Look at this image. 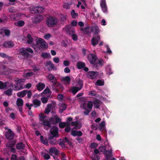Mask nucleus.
Wrapping results in <instances>:
<instances>
[{"label":"nucleus","instance_id":"54","mask_svg":"<svg viewBox=\"0 0 160 160\" xmlns=\"http://www.w3.org/2000/svg\"><path fill=\"white\" fill-rule=\"evenodd\" d=\"M55 122H54L53 124H56L61 122V119L58 117L56 116L55 117Z\"/></svg>","mask_w":160,"mask_h":160},{"label":"nucleus","instance_id":"6","mask_svg":"<svg viewBox=\"0 0 160 160\" xmlns=\"http://www.w3.org/2000/svg\"><path fill=\"white\" fill-rule=\"evenodd\" d=\"M14 134L10 129H8V131L5 133L6 138L9 140H12L14 137Z\"/></svg>","mask_w":160,"mask_h":160},{"label":"nucleus","instance_id":"1","mask_svg":"<svg viewBox=\"0 0 160 160\" xmlns=\"http://www.w3.org/2000/svg\"><path fill=\"white\" fill-rule=\"evenodd\" d=\"M58 23L57 19L53 17H50L47 19L46 24L49 27H53Z\"/></svg>","mask_w":160,"mask_h":160},{"label":"nucleus","instance_id":"5","mask_svg":"<svg viewBox=\"0 0 160 160\" xmlns=\"http://www.w3.org/2000/svg\"><path fill=\"white\" fill-rule=\"evenodd\" d=\"M88 58L90 63L93 65L95 63L97 59L96 56L92 54H88Z\"/></svg>","mask_w":160,"mask_h":160},{"label":"nucleus","instance_id":"55","mask_svg":"<svg viewBox=\"0 0 160 160\" xmlns=\"http://www.w3.org/2000/svg\"><path fill=\"white\" fill-rule=\"evenodd\" d=\"M71 130V128L69 124H68L66 126V127L64 129L65 132H69Z\"/></svg>","mask_w":160,"mask_h":160},{"label":"nucleus","instance_id":"36","mask_svg":"<svg viewBox=\"0 0 160 160\" xmlns=\"http://www.w3.org/2000/svg\"><path fill=\"white\" fill-rule=\"evenodd\" d=\"M61 80L62 81L66 82L68 84H69L71 81V78L69 76H67L62 77L61 79Z\"/></svg>","mask_w":160,"mask_h":160},{"label":"nucleus","instance_id":"59","mask_svg":"<svg viewBox=\"0 0 160 160\" xmlns=\"http://www.w3.org/2000/svg\"><path fill=\"white\" fill-rule=\"evenodd\" d=\"M26 92H27L26 93L27 94V97L28 98H31L32 95V93L31 91L26 90Z\"/></svg>","mask_w":160,"mask_h":160},{"label":"nucleus","instance_id":"63","mask_svg":"<svg viewBox=\"0 0 160 160\" xmlns=\"http://www.w3.org/2000/svg\"><path fill=\"white\" fill-rule=\"evenodd\" d=\"M105 126V122L104 121H102L100 124V129H103L104 128Z\"/></svg>","mask_w":160,"mask_h":160},{"label":"nucleus","instance_id":"60","mask_svg":"<svg viewBox=\"0 0 160 160\" xmlns=\"http://www.w3.org/2000/svg\"><path fill=\"white\" fill-rule=\"evenodd\" d=\"M98 146V145L97 143H92L90 145V147L92 149L96 148Z\"/></svg>","mask_w":160,"mask_h":160},{"label":"nucleus","instance_id":"58","mask_svg":"<svg viewBox=\"0 0 160 160\" xmlns=\"http://www.w3.org/2000/svg\"><path fill=\"white\" fill-rule=\"evenodd\" d=\"M4 32L5 34V35L7 36H8L10 34V32L9 30L7 29H5L4 30Z\"/></svg>","mask_w":160,"mask_h":160},{"label":"nucleus","instance_id":"15","mask_svg":"<svg viewBox=\"0 0 160 160\" xmlns=\"http://www.w3.org/2000/svg\"><path fill=\"white\" fill-rule=\"evenodd\" d=\"M3 46L6 48H12L14 46V44L11 41H7L4 42Z\"/></svg>","mask_w":160,"mask_h":160},{"label":"nucleus","instance_id":"7","mask_svg":"<svg viewBox=\"0 0 160 160\" xmlns=\"http://www.w3.org/2000/svg\"><path fill=\"white\" fill-rule=\"evenodd\" d=\"M37 43H39L40 44L42 48L46 49L48 48V44L46 43L44 40L41 38H38Z\"/></svg>","mask_w":160,"mask_h":160},{"label":"nucleus","instance_id":"56","mask_svg":"<svg viewBox=\"0 0 160 160\" xmlns=\"http://www.w3.org/2000/svg\"><path fill=\"white\" fill-rule=\"evenodd\" d=\"M39 117H40V120L41 122H42L44 120H45L44 119L45 118V116L43 113H41V115H40Z\"/></svg>","mask_w":160,"mask_h":160},{"label":"nucleus","instance_id":"42","mask_svg":"<svg viewBox=\"0 0 160 160\" xmlns=\"http://www.w3.org/2000/svg\"><path fill=\"white\" fill-rule=\"evenodd\" d=\"M93 106V103L92 101H89L87 104V107L88 109L92 110Z\"/></svg>","mask_w":160,"mask_h":160},{"label":"nucleus","instance_id":"30","mask_svg":"<svg viewBox=\"0 0 160 160\" xmlns=\"http://www.w3.org/2000/svg\"><path fill=\"white\" fill-rule=\"evenodd\" d=\"M89 27L87 26L85 28H81V30L85 34H88L90 33L89 30Z\"/></svg>","mask_w":160,"mask_h":160},{"label":"nucleus","instance_id":"20","mask_svg":"<svg viewBox=\"0 0 160 160\" xmlns=\"http://www.w3.org/2000/svg\"><path fill=\"white\" fill-rule=\"evenodd\" d=\"M16 148L20 151H22L25 148V145L22 142H20L17 144Z\"/></svg>","mask_w":160,"mask_h":160},{"label":"nucleus","instance_id":"8","mask_svg":"<svg viewBox=\"0 0 160 160\" xmlns=\"http://www.w3.org/2000/svg\"><path fill=\"white\" fill-rule=\"evenodd\" d=\"M65 29L67 33L69 35H71L75 33V29L70 25L66 26L65 27Z\"/></svg>","mask_w":160,"mask_h":160},{"label":"nucleus","instance_id":"40","mask_svg":"<svg viewBox=\"0 0 160 160\" xmlns=\"http://www.w3.org/2000/svg\"><path fill=\"white\" fill-rule=\"evenodd\" d=\"M12 88H10L8 90H7L6 91H4V93L8 96H10L12 95Z\"/></svg>","mask_w":160,"mask_h":160},{"label":"nucleus","instance_id":"33","mask_svg":"<svg viewBox=\"0 0 160 160\" xmlns=\"http://www.w3.org/2000/svg\"><path fill=\"white\" fill-rule=\"evenodd\" d=\"M47 64L49 66L48 68V69L49 71H51L52 70L54 67V64H53L51 61L48 62H47Z\"/></svg>","mask_w":160,"mask_h":160},{"label":"nucleus","instance_id":"27","mask_svg":"<svg viewBox=\"0 0 160 160\" xmlns=\"http://www.w3.org/2000/svg\"><path fill=\"white\" fill-rule=\"evenodd\" d=\"M67 106L66 104L65 103H62L60 105V108L59 109V112L62 113L67 109Z\"/></svg>","mask_w":160,"mask_h":160},{"label":"nucleus","instance_id":"53","mask_svg":"<svg viewBox=\"0 0 160 160\" xmlns=\"http://www.w3.org/2000/svg\"><path fill=\"white\" fill-rule=\"evenodd\" d=\"M41 142L44 144L46 145H48V140L46 138H43L42 140H41Z\"/></svg>","mask_w":160,"mask_h":160},{"label":"nucleus","instance_id":"17","mask_svg":"<svg viewBox=\"0 0 160 160\" xmlns=\"http://www.w3.org/2000/svg\"><path fill=\"white\" fill-rule=\"evenodd\" d=\"M48 78L50 80V82L53 84L56 83L57 82V79L56 77L53 76L52 74H49L48 76Z\"/></svg>","mask_w":160,"mask_h":160},{"label":"nucleus","instance_id":"35","mask_svg":"<svg viewBox=\"0 0 160 160\" xmlns=\"http://www.w3.org/2000/svg\"><path fill=\"white\" fill-rule=\"evenodd\" d=\"M58 142L59 145L61 146L62 148H64L65 147V142L64 140L61 138H59Z\"/></svg>","mask_w":160,"mask_h":160},{"label":"nucleus","instance_id":"21","mask_svg":"<svg viewBox=\"0 0 160 160\" xmlns=\"http://www.w3.org/2000/svg\"><path fill=\"white\" fill-rule=\"evenodd\" d=\"M97 72H94L90 71L88 72V75L90 77V78L93 79L95 78L97 76Z\"/></svg>","mask_w":160,"mask_h":160},{"label":"nucleus","instance_id":"34","mask_svg":"<svg viewBox=\"0 0 160 160\" xmlns=\"http://www.w3.org/2000/svg\"><path fill=\"white\" fill-rule=\"evenodd\" d=\"M83 81L81 79H79L77 82V83L76 85L77 87H79V88L82 89L83 86Z\"/></svg>","mask_w":160,"mask_h":160},{"label":"nucleus","instance_id":"57","mask_svg":"<svg viewBox=\"0 0 160 160\" xmlns=\"http://www.w3.org/2000/svg\"><path fill=\"white\" fill-rule=\"evenodd\" d=\"M34 74V73L32 72H28L26 73L25 74V76L26 78L29 77Z\"/></svg>","mask_w":160,"mask_h":160},{"label":"nucleus","instance_id":"2","mask_svg":"<svg viewBox=\"0 0 160 160\" xmlns=\"http://www.w3.org/2000/svg\"><path fill=\"white\" fill-rule=\"evenodd\" d=\"M52 89L57 93H62L63 90V87L59 82L53 84L52 85Z\"/></svg>","mask_w":160,"mask_h":160},{"label":"nucleus","instance_id":"18","mask_svg":"<svg viewBox=\"0 0 160 160\" xmlns=\"http://www.w3.org/2000/svg\"><path fill=\"white\" fill-rule=\"evenodd\" d=\"M101 103H102V102L98 99H95L93 103L94 107L96 108H99Z\"/></svg>","mask_w":160,"mask_h":160},{"label":"nucleus","instance_id":"28","mask_svg":"<svg viewBox=\"0 0 160 160\" xmlns=\"http://www.w3.org/2000/svg\"><path fill=\"white\" fill-rule=\"evenodd\" d=\"M71 125L72 126H74L73 128L75 129H80L81 127V125H78V123L77 121L72 122H71Z\"/></svg>","mask_w":160,"mask_h":160},{"label":"nucleus","instance_id":"13","mask_svg":"<svg viewBox=\"0 0 160 160\" xmlns=\"http://www.w3.org/2000/svg\"><path fill=\"white\" fill-rule=\"evenodd\" d=\"M19 53L20 55H22L25 58L29 57L30 54L26 50V48H22L19 49Z\"/></svg>","mask_w":160,"mask_h":160},{"label":"nucleus","instance_id":"41","mask_svg":"<svg viewBox=\"0 0 160 160\" xmlns=\"http://www.w3.org/2000/svg\"><path fill=\"white\" fill-rule=\"evenodd\" d=\"M104 85V81H102L100 79L98 80L95 83L96 86H102Z\"/></svg>","mask_w":160,"mask_h":160},{"label":"nucleus","instance_id":"25","mask_svg":"<svg viewBox=\"0 0 160 160\" xmlns=\"http://www.w3.org/2000/svg\"><path fill=\"white\" fill-rule=\"evenodd\" d=\"M32 103L34 105V108L39 107L41 104L40 101L37 99L33 100L32 101Z\"/></svg>","mask_w":160,"mask_h":160},{"label":"nucleus","instance_id":"44","mask_svg":"<svg viewBox=\"0 0 160 160\" xmlns=\"http://www.w3.org/2000/svg\"><path fill=\"white\" fill-rule=\"evenodd\" d=\"M27 42L28 44H31L32 41V36L30 34L27 35Z\"/></svg>","mask_w":160,"mask_h":160},{"label":"nucleus","instance_id":"47","mask_svg":"<svg viewBox=\"0 0 160 160\" xmlns=\"http://www.w3.org/2000/svg\"><path fill=\"white\" fill-rule=\"evenodd\" d=\"M23 80L22 79H20L18 78H16L14 80V82L17 83V84H20L23 82Z\"/></svg>","mask_w":160,"mask_h":160},{"label":"nucleus","instance_id":"39","mask_svg":"<svg viewBox=\"0 0 160 160\" xmlns=\"http://www.w3.org/2000/svg\"><path fill=\"white\" fill-rule=\"evenodd\" d=\"M44 126H47L49 128L51 127V124L47 120H45L42 122V123Z\"/></svg>","mask_w":160,"mask_h":160},{"label":"nucleus","instance_id":"61","mask_svg":"<svg viewBox=\"0 0 160 160\" xmlns=\"http://www.w3.org/2000/svg\"><path fill=\"white\" fill-rule=\"evenodd\" d=\"M106 70L109 75H110L113 73L111 68L109 67H107L106 68Z\"/></svg>","mask_w":160,"mask_h":160},{"label":"nucleus","instance_id":"37","mask_svg":"<svg viewBox=\"0 0 160 160\" xmlns=\"http://www.w3.org/2000/svg\"><path fill=\"white\" fill-rule=\"evenodd\" d=\"M49 151L52 153H54L55 155H57L58 154V151L55 147L50 148Z\"/></svg>","mask_w":160,"mask_h":160},{"label":"nucleus","instance_id":"50","mask_svg":"<svg viewBox=\"0 0 160 160\" xmlns=\"http://www.w3.org/2000/svg\"><path fill=\"white\" fill-rule=\"evenodd\" d=\"M106 147L103 146H100L98 148L100 152H104L106 151Z\"/></svg>","mask_w":160,"mask_h":160},{"label":"nucleus","instance_id":"52","mask_svg":"<svg viewBox=\"0 0 160 160\" xmlns=\"http://www.w3.org/2000/svg\"><path fill=\"white\" fill-rule=\"evenodd\" d=\"M71 37L72 39L74 41H77L78 38L77 35L76 34L74 33H73L71 34Z\"/></svg>","mask_w":160,"mask_h":160},{"label":"nucleus","instance_id":"24","mask_svg":"<svg viewBox=\"0 0 160 160\" xmlns=\"http://www.w3.org/2000/svg\"><path fill=\"white\" fill-rule=\"evenodd\" d=\"M38 90L39 91L42 90L45 87V85L44 83H39L36 86Z\"/></svg>","mask_w":160,"mask_h":160},{"label":"nucleus","instance_id":"19","mask_svg":"<svg viewBox=\"0 0 160 160\" xmlns=\"http://www.w3.org/2000/svg\"><path fill=\"white\" fill-rule=\"evenodd\" d=\"M104 63V61L102 59L96 60L95 63L94 64V66L96 68H98L100 66H102Z\"/></svg>","mask_w":160,"mask_h":160},{"label":"nucleus","instance_id":"31","mask_svg":"<svg viewBox=\"0 0 160 160\" xmlns=\"http://www.w3.org/2000/svg\"><path fill=\"white\" fill-rule=\"evenodd\" d=\"M42 20V17L40 16H38L34 18L33 22L34 23H38L40 22Z\"/></svg>","mask_w":160,"mask_h":160},{"label":"nucleus","instance_id":"49","mask_svg":"<svg viewBox=\"0 0 160 160\" xmlns=\"http://www.w3.org/2000/svg\"><path fill=\"white\" fill-rule=\"evenodd\" d=\"M25 23L24 21L22 20H19L17 22V26L19 27H22L24 25Z\"/></svg>","mask_w":160,"mask_h":160},{"label":"nucleus","instance_id":"29","mask_svg":"<svg viewBox=\"0 0 160 160\" xmlns=\"http://www.w3.org/2000/svg\"><path fill=\"white\" fill-rule=\"evenodd\" d=\"M14 85H13L12 83H11L10 85V87L13 88V89L14 90L18 91L23 88L22 86L21 85H17L14 87Z\"/></svg>","mask_w":160,"mask_h":160},{"label":"nucleus","instance_id":"14","mask_svg":"<svg viewBox=\"0 0 160 160\" xmlns=\"http://www.w3.org/2000/svg\"><path fill=\"white\" fill-rule=\"evenodd\" d=\"M91 31L94 33L93 35L97 36L98 35V34L100 32V29L97 26H93L92 27L91 29Z\"/></svg>","mask_w":160,"mask_h":160},{"label":"nucleus","instance_id":"38","mask_svg":"<svg viewBox=\"0 0 160 160\" xmlns=\"http://www.w3.org/2000/svg\"><path fill=\"white\" fill-rule=\"evenodd\" d=\"M7 82H3L0 81V90L4 89L7 87Z\"/></svg>","mask_w":160,"mask_h":160},{"label":"nucleus","instance_id":"12","mask_svg":"<svg viewBox=\"0 0 160 160\" xmlns=\"http://www.w3.org/2000/svg\"><path fill=\"white\" fill-rule=\"evenodd\" d=\"M56 138L53 137L50 135L48 138V142L50 144L55 145L57 144Z\"/></svg>","mask_w":160,"mask_h":160},{"label":"nucleus","instance_id":"51","mask_svg":"<svg viewBox=\"0 0 160 160\" xmlns=\"http://www.w3.org/2000/svg\"><path fill=\"white\" fill-rule=\"evenodd\" d=\"M48 100V98L44 97L41 98V101L43 103H46Z\"/></svg>","mask_w":160,"mask_h":160},{"label":"nucleus","instance_id":"11","mask_svg":"<svg viewBox=\"0 0 160 160\" xmlns=\"http://www.w3.org/2000/svg\"><path fill=\"white\" fill-rule=\"evenodd\" d=\"M32 11L35 13H43L44 11L43 8L42 7H34L32 8Z\"/></svg>","mask_w":160,"mask_h":160},{"label":"nucleus","instance_id":"62","mask_svg":"<svg viewBox=\"0 0 160 160\" xmlns=\"http://www.w3.org/2000/svg\"><path fill=\"white\" fill-rule=\"evenodd\" d=\"M51 35L49 33L46 34L44 35V38L46 39H48L51 37Z\"/></svg>","mask_w":160,"mask_h":160},{"label":"nucleus","instance_id":"45","mask_svg":"<svg viewBox=\"0 0 160 160\" xmlns=\"http://www.w3.org/2000/svg\"><path fill=\"white\" fill-rule=\"evenodd\" d=\"M41 56L44 58H47L51 57L50 54L49 53L44 52L42 53L41 55Z\"/></svg>","mask_w":160,"mask_h":160},{"label":"nucleus","instance_id":"16","mask_svg":"<svg viewBox=\"0 0 160 160\" xmlns=\"http://www.w3.org/2000/svg\"><path fill=\"white\" fill-rule=\"evenodd\" d=\"M103 154L105 156V160H108L109 159H110L112 157V151H106L103 153Z\"/></svg>","mask_w":160,"mask_h":160},{"label":"nucleus","instance_id":"4","mask_svg":"<svg viewBox=\"0 0 160 160\" xmlns=\"http://www.w3.org/2000/svg\"><path fill=\"white\" fill-rule=\"evenodd\" d=\"M50 132L51 136L53 137L58 138V130L57 127H53L50 130Z\"/></svg>","mask_w":160,"mask_h":160},{"label":"nucleus","instance_id":"22","mask_svg":"<svg viewBox=\"0 0 160 160\" xmlns=\"http://www.w3.org/2000/svg\"><path fill=\"white\" fill-rule=\"evenodd\" d=\"M82 132L81 131H76L72 130L71 132V134L74 137L76 136L80 137L82 135Z\"/></svg>","mask_w":160,"mask_h":160},{"label":"nucleus","instance_id":"3","mask_svg":"<svg viewBox=\"0 0 160 160\" xmlns=\"http://www.w3.org/2000/svg\"><path fill=\"white\" fill-rule=\"evenodd\" d=\"M16 105L18 107L19 111L21 113H23L22 107L23 105V101L21 98H18L16 101Z\"/></svg>","mask_w":160,"mask_h":160},{"label":"nucleus","instance_id":"9","mask_svg":"<svg viewBox=\"0 0 160 160\" xmlns=\"http://www.w3.org/2000/svg\"><path fill=\"white\" fill-rule=\"evenodd\" d=\"M100 39V38L99 35L94 36L91 39V42L92 45L93 46H95L97 45Z\"/></svg>","mask_w":160,"mask_h":160},{"label":"nucleus","instance_id":"43","mask_svg":"<svg viewBox=\"0 0 160 160\" xmlns=\"http://www.w3.org/2000/svg\"><path fill=\"white\" fill-rule=\"evenodd\" d=\"M42 93L45 94H51L52 93V92L50 91L48 87H47L43 91Z\"/></svg>","mask_w":160,"mask_h":160},{"label":"nucleus","instance_id":"48","mask_svg":"<svg viewBox=\"0 0 160 160\" xmlns=\"http://www.w3.org/2000/svg\"><path fill=\"white\" fill-rule=\"evenodd\" d=\"M67 126L66 123L65 122H60L59 124V126L61 128H63Z\"/></svg>","mask_w":160,"mask_h":160},{"label":"nucleus","instance_id":"46","mask_svg":"<svg viewBox=\"0 0 160 160\" xmlns=\"http://www.w3.org/2000/svg\"><path fill=\"white\" fill-rule=\"evenodd\" d=\"M71 14L72 18H76L78 16V14L75 13V10H72L71 11Z\"/></svg>","mask_w":160,"mask_h":160},{"label":"nucleus","instance_id":"10","mask_svg":"<svg viewBox=\"0 0 160 160\" xmlns=\"http://www.w3.org/2000/svg\"><path fill=\"white\" fill-rule=\"evenodd\" d=\"M100 6L102 8V11L104 13H107V7L106 0H101L100 2Z\"/></svg>","mask_w":160,"mask_h":160},{"label":"nucleus","instance_id":"26","mask_svg":"<svg viewBox=\"0 0 160 160\" xmlns=\"http://www.w3.org/2000/svg\"><path fill=\"white\" fill-rule=\"evenodd\" d=\"M26 90H23V91L18 92L17 93V96L18 97L20 98H23L26 96L27 94Z\"/></svg>","mask_w":160,"mask_h":160},{"label":"nucleus","instance_id":"23","mask_svg":"<svg viewBox=\"0 0 160 160\" xmlns=\"http://www.w3.org/2000/svg\"><path fill=\"white\" fill-rule=\"evenodd\" d=\"M85 66V63L82 61L78 62L76 64L77 68L78 69H81L83 68Z\"/></svg>","mask_w":160,"mask_h":160},{"label":"nucleus","instance_id":"32","mask_svg":"<svg viewBox=\"0 0 160 160\" xmlns=\"http://www.w3.org/2000/svg\"><path fill=\"white\" fill-rule=\"evenodd\" d=\"M81 89V88H79V87H73L72 88V92L73 95H75L78 91Z\"/></svg>","mask_w":160,"mask_h":160},{"label":"nucleus","instance_id":"64","mask_svg":"<svg viewBox=\"0 0 160 160\" xmlns=\"http://www.w3.org/2000/svg\"><path fill=\"white\" fill-rule=\"evenodd\" d=\"M43 157L45 159L47 160L50 158V156L48 154L45 153L43 156Z\"/></svg>","mask_w":160,"mask_h":160}]
</instances>
